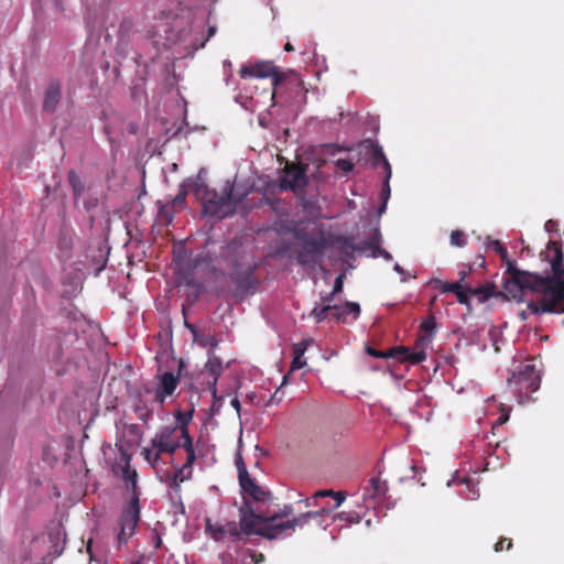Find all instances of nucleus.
<instances>
[{
  "label": "nucleus",
  "instance_id": "obj_25",
  "mask_svg": "<svg viewBox=\"0 0 564 564\" xmlns=\"http://www.w3.org/2000/svg\"><path fill=\"white\" fill-rule=\"evenodd\" d=\"M246 506L250 507L252 505L248 500H245V502L242 503V506L239 509V513H240V521H239V523H237L235 521H229V522H227L225 524V527L227 528V533L234 540H240L242 534H246V535H251L252 534V533L246 532V530L242 527V518H243V513H245L243 508Z\"/></svg>",
  "mask_w": 564,
  "mask_h": 564
},
{
  "label": "nucleus",
  "instance_id": "obj_22",
  "mask_svg": "<svg viewBox=\"0 0 564 564\" xmlns=\"http://www.w3.org/2000/svg\"><path fill=\"white\" fill-rule=\"evenodd\" d=\"M186 451V462L180 467L175 475L174 480L184 482L192 476V467L196 460V454L194 447H183Z\"/></svg>",
  "mask_w": 564,
  "mask_h": 564
},
{
  "label": "nucleus",
  "instance_id": "obj_32",
  "mask_svg": "<svg viewBox=\"0 0 564 564\" xmlns=\"http://www.w3.org/2000/svg\"><path fill=\"white\" fill-rule=\"evenodd\" d=\"M473 288L464 286L460 282H458V289L453 291L456 295L459 304L469 306L470 305V295H473Z\"/></svg>",
  "mask_w": 564,
  "mask_h": 564
},
{
  "label": "nucleus",
  "instance_id": "obj_46",
  "mask_svg": "<svg viewBox=\"0 0 564 564\" xmlns=\"http://www.w3.org/2000/svg\"><path fill=\"white\" fill-rule=\"evenodd\" d=\"M343 288H344V274H339L335 282H334V286H333V294H338L343 291Z\"/></svg>",
  "mask_w": 564,
  "mask_h": 564
},
{
  "label": "nucleus",
  "instance_id": "obj_35",
  "mask_svg": "<svg viewBox=\"0 0 564 564\" xmlns=\"http://www.w3.org/2000/svg\"><path fill=\"white\" fill-rule=\"evenodd\" d=\"M333 313V305H323L322 307H314L310 315L315 318L316 323H321L328 317V313Z\"/></svg>",
  "mask_w": 564,
  "mask_h": 564
},
{
  "label": "nucleus",
  "instance_id": "obj_24",
  "mask_svg": "<svg viewBox=\"0 0 564 564\" xmlns=\"http://www.w3.org/2000/svg\"><path fill=\"white\" fill-rule=\"evenodd\" d=\"M471 292H473V295L478 297V301L480 303L486 302L490 297L499 296V295H502V294H505L506 297L510 299L506 294L505 291L503 292L498 291L497 285L495 283H486V284L480 285L478 288H473Z\"/></svg>",
  "mask_w": 564,
  "mask_h": 564
},
{
  "label": "nucleus",
  "instance_id": "obj_58",
  "mask_svg": "<svg viewBox=\"0 0 564 564\" xmlns=\"http://www.w3.org/2000/svg\"><path fill=\"white\" fill-rule=\"evenodd\" d=\"M185 326L193 333L195 334V326L193 324H189L188 322L185 321Z\"/></svg>",
  "mask_w": 564,
  "mask_h": 564
},
{
  "label": "nucleus",
  "instance_id": "obj_31",
  "mask_svg": "<svg viewBox=\"0 0 564 564\" xmlns=\"http://www.w3.org/2000/svg\"><path fill=\"white\" fill-rule=\"evenodd\" d=\"M68 183L70 187L73 188L74 196L76 198L80 197L84 193V183L82 182L79 175L74 171L70 170L68 172Z\"/></svg>",
  "mask_w": 564,
  "mask_h": 564
},
{
  "label": "nucleus",
  "instance_id": "obj_17",
  "mask_svg": "<svg viewBox=\"0 0 564 564\" xmlns=\"http://www.w3.org/2000/svg\"><path fill=\"white\" fill-rule=\"evenodd\" d=\"M282 86L280 87V94L284 89H290L295 96H302L305 98L307 89L304 87V82L302 80L300 74L296 72H290L288 74H283Z\"/></svg>",
  "mask_w": 564,
  "mask_h": 564
},
{
  "label": "nucleus",
  "instance_id": "obj_4",
  "mask_svg": "<svg viewBox=\"0 0 564 564\" xmlns=\"http://www.w3.org/2000/svg\"><path fill=\"white\" fill-rule=\"evenodd\" d=\"M194 194L202 200L203 213L219 219L232 216L242 200V197L234 194V183L230 181H226L220 191L212 189L204 183L196 184Z\"/></svg>",
  "mask_w": 564,
  "mask_h": 564
},
{
  "label": "nucleus",
  "instance_id": "obj_3",
  "mask_svg": "<svg viewBox=\"0 0 564 564\" xmlns=\"http://www.w3.org/2000/svg\"><path fill=\"white\" fill-rule=\"evenodd\" d=\"M284 230L292 234L300 249L291 251L290 246L284 245L280 248L279 253L294 258L301 265L316 263L317 259L324 254L326 248L330 246V241L323 230L311 234L306 228L299 227L294 221L288 223L284 226Z\"/></svg>",
  "mask_w": 564,
  "mask_h": 564
},
{
  "label": "nucleus",
  "instance_id": "obj_62",
  "mask_svg": "<svg viewBox=\"0 0 564 564\" xmlns=\"http://www.w3.org/2000/svg\"><path fill=\"white\" fill-rule=\"evenodd\" d=\"M130 564H143V562L141 558H139L137 561L131 562Z\"/></svg>",
  "mask_w": 564,
  "mask_h": 564
},
{
  "label": "nucleus",
  "instance_id": "obj_10",
  "mask_svg": "<svg viewBox=\"0 0 564 564\" xmlns=\"http://www.w3.org/2000/svg\"><path fill=\"white\" fill-rule=\"evenodd\" d=\"M155 405H158V401H154L153 388L144 386L137 391L132 408L141 422L147 424L152 420Z\"/></svg>",
  "mask_w": 564,
  "mask_h": 564
},
{
  "label": "nucleus",
  "instance_id": "obj_6",
  "mask_svg": "<svg viewBox=\"0 0 564 564\" xmlns=\"http://www.w3.org/2000/svg\"><path fill=\"white\" fill-rule=\"evenodd\" d=\"M241 78L258 77L268 78L272 77L273 94L275 98L280 95V87L282 86L283 77L278 67L272 62H260L251 66H242L239 70Z\"/></svg>",
  "mask_w": 564,
  "mask_h": 564
},
{
  "label": "nucleus",
  "instance_id": "obj_9",
  "mask_svg": "<svg viewBox=\"0 0 564 564\" xmlns=\"http://www.w3.org/2000/svg\"><path fill=\"white\" fill-rule=\"evenodd\" d=\"M238 471L239 485L245 495L243 501L248 500L253 507H260L259 505L254 506L253 502L265 503L271 501V492L257 485L243 465L241 467L238 466Z\"/></svg>",
  "mask_w": 564,
  "mask_h": 564
},
{
  "label": "nucleus",
  "instance_id": "obj_27",
  "mask_svg": "<svg viewBox=\"0 0 564 564\" xmlns=\"http://www.w3.org/2000/svg\"><path fill=\"white\" fill-rule=\"evenodd\" d=\"M387 491L386 482H382L379 478L372 477L369 480V486L365 488V495L373 499H381L384 497Z\"/></svg>",
  "mask_w": 564,
  "mask_h": 564
},
{
  "label": "nucleus",
  "instance_id": "obj_39",
  "mask_svg": "<svg viewBox=\"0 0 564 564\" xmlns=\"http://www.w3.org/2000/svg\"><path fill=\"white\" fill-rule=\"evenodd\" d=\"M451 243L455 247H464L466 243L465 234L460 230H453L451 234Z\"/></svg>",
  "mask_w": 564,
  "mask_h": 564
},
{
  "label": "nucleus",
  "instance_id": "obj_50",
  "mask_svg": "<svg viewBox=\"0 0 564 564\" xmlns=\"http://www.w3.org/2000/svg\"><path fill=\"white\" fill-rule=\"evenodd\" d=\"M333 498L336 500L335 508H338L346 499V492L344 491H335Z\"/></svg>",
  "mask_w": 564,
  "mask_h": 564
},
{
  "label": "nucleus",
  "instance_id": "obj_8",
  "mask_svg": "<svg viewBox=\"0 0 564 564\" xmlns=\"http://www.w3.org/2000/svg\"><path fill=\"white\" fill-rule=\"evenodd\" d=\"M140 521L139 494L132 495L128 506L123 509L118 533L119 544H124L134 534Z\"/></svg>",
  "mask_w": 564,
  "mask_h": 564
},
{
  "label": "nucleus",
  "instance_id": "obj_59",
  "mask_svg": "<svg viewBox=\"0 0 564 564\" xmlns=\"http://www.w3.org/2000/svg\"><path fill=\"white\" fill-rule=\"evenodd\" d=\"M382 195H386L387 197L390 195V189L388 191L386 182L383 183Z\"/></svg>",
  "mask_w": 564,
  "mask_h": 564
},
{
  "label": "nucleus",
  "instance_id": "obj_53",
  "mask_svg": "<svg viewBox=\"0 0 564 564\" xmlns=\"http://www.w3.org/2000/svg\"><path fill=\"white\" fill-rule=\"evenodd\" d=\"M230 404L232 405V408L239 413L240 412V401L238 400V398H234L230 402Z\"/></svg>",
  "mask_w": 564,
  "mask_h": 564
},
{
  "label": "nucleus",
  "instance_id": "obj_54",
  "mask_svg": "<svg viewBox=\"0 0 564 564\" xmlns=\"http://www.w3.org/2000/svg\"><path fill=\"white\" fill-rule=\"evenodd\" d=\"M508 420H509V415L502 414L498 417L497 422H498V424H505Z\"/></svg>",
  "mask_w": 564,
  "mask_h": 564
},
{
  "label": "nucleus",
  "instance_id": "obj_45",
  "mask_svg": "<svg viewBox=\"0 0 564 564\" xmlns=\"http://www.w3.org/2000/svg\"><path fill=\"white\" fill-rule=\"evenodd\" d=\"M306 365V361L303 357L293 356V360L291 362V371L299 370Z\"/></svg>",
  "mask_w": 564,
  "mask_h": 564
},
{
  "label": "nucleus",
  "instance_id": "obj_34",
  "mask_svg": "<svg viewBox=\"0 0 564 564\" xmlns=\"http://www.w3.org/2000/svg\"><path fill=\"white\" fill-rule=\"evenodd\" d=\"M133 31H134V23H133L132 19L124 18L119 25L118 34H119L120 40L129 39V36L133 33Z\"/></svg>",
  "mask_w": 564,
  "mask_h": 564
},
{
  "label": "nucleus",
  "instance_id": "obj_12",
  "mask_svg": "<svg viewBox=\"0 0 564 564\" xmlns=\"http://www.w3.org/2000/svg\"><path fill=\"white\" fill-rule=\"evenodd\" d=\"M307 165L288 164L284 167V176L281 180V188L296 192L307 185Z\"/></svg>",
  "mask_w": 564,
  "mask_h": 564
},
{
  "label": "nucleus",
  "instance_id": "obj_30",
  "mask_svg": "<svg viewBox=\"0 0 564 564\" xmlns=\"http://www.w3.org/2000/svg\"><path fill=\"white\" fill-rule=\"evenodd\" d=\"M367 250H370L373 257L378 256V251H380L378 234L373 235L370 239L358 243V252H366Z\"/></svg>",
  "mask_w": 564,
  "mask_h": 564
},
{
  "label": "nucleus",
  "instance_id": "obj_26",
  "mask_svg": "<svg viewBox=\"0 0 564 564\" xmlns=\"http://www.w3.org/2000/svg\"><path fill=\"white\" fill-rule=\"evenodd\" d=\"M330 245L337 246L340 252L347 257H350L355 251H358V243L356 245L354 242L352 237L335 236L330 241Z\"/></svg>",
  "mask_w": 564,
  "mask_h": 564
},
{
  "label": "nucleus",
  "instance_id": "obj_42",
  "mask_svg": "<svg viewBox=\"0 0 564 564\" xmlns=\"http://www.w3.org/2000/svg\"><path fill=\"white\" fill-rule=\"evenodd\" d=\"M421 329L423 332H425L426 334H432L436 327V323H435V319L433 316H430L427 318H425L422 323H421Z\"/></svg>",
  "mask_w": 564,
  "mask_h": 564
},
{
  "label": "nucleus",
  "instance_id": "obj_18",
  "mask_svg": "<svg viewBox=\"0 0 564 564\" xmlns=\"http://www.w3.org/2000/svg\"><path fill=\"white\" fill-rule=\"evenodd\" d=\"M176 423L173 425L178 427L183 435V447H194L193 438L188 432V425L193 419V410L191 411H181L176 410L175 412Z\"/></svg>",
  "mask_w": 564,
  "mask_h": 564
},
{
  "label": "nucleus",
  "instance_id": "obj_16",
  "mask_svg": "<svg viewBox=\"0 0 564 564\" xmlns=\"http://www.w3.org/2000/svg\"><path fill=\"white\" fill-rule=\"evenodd\" d=\"M61 97L62 87L59 82H50L44 93L43 111L53 113L61 101Z\"/></svg>",
  "mask_w": 564,
  "mask_h": 564
},
{
  "label": "nucleus",
  "instance_id": "obj_40",
  "mask_svg": "<svg viewBox=\"0 0 564 564\" xmlns=\"http://www.w3.org/2000/svg\"><path fill=\"white\" fill-rule=\"evenodd\" d=\"M335 166L343 171L345 174L351 172L354 170V163L347 159H338L335 161Z\"/></svg>",
  "mask_w": 564,
  "mask_h": 564
},
{
  "label": "nucleus",
  "instance_id": "obj_23",
  "mask_svg": "<svg viewBox=\"0 0 564 564\" xmlns=\"http://www.w3.org/2000/svg\"><path fill=\"white\" fill-rule=\"evenodd\" d=\"M205 370L213 377V381L209 383V389H210L214 398H216V393H217L216 384H217L218 378L223 373L221 360L215 356L209 357L205 365Z\"/></svg>",
  "mask_w": 564,
  "mask_h": 564
},
{
  "label": "nucleus",
  "instance_id": "obj_21",
  "mask_svg": "<svg viewBox=\"0 0 564 564\" xmlns=\"http://www.w3.org/2000/svg\"><path fill=\"white\" fill-rule=\"evenodd\" d=\"M352 315L357 319L360 314V305L356 302H346L344 305H333L332 318L335 321L346 322L348 315Z\"/></svg>",
  "mask_w": 564,
  "mask_h": 564
},
{
  "label": "nucleus",
  "instance_id": "obj_37",
  "mask_svg": "<svg viewBox=\"0 0 564 564\" xmlns=\"http://www.w3.org/2000/svg\"><path fill=\"white\" fill-rule=\"evenodd\" d=\"M335 519L338 521L347 522L349 524L359 523L361 521L360 516L352 511V512H339L335 516Z\"/></svg>",
  "mask_w": 564,
  "mask_h": 564
},
{
  "label": "nucleus",
  "instance_id": "obj_63",
  "mask_svg": "<svg viewBox=\"0 0 564 564\" xmlns=\"http://www.w3.org/2000/svg\"><path fill=\"white\" fill-rule=\"evenodd\" d=\"M304 503H305L306 507H310L311 506V499H305Z\"/></svg>",
  "mask_w": 564,
  "mask_h": 564
},
{
  "label": "nucleus",
  "instance_id": "obj_52",
  "mask_svg": "<svg viewBox=\"0 0 564 564\" xmlns=\"http://www.w3.org/2000/svg\"><path fill=\"white\" fill-rule=\"evenodd\" d=\"M335 295L336 294H333V292H330L329 294L322 296L323 305H326V304L332 305V302L334 301Z\"/></svg>",
  "mask_w": 564,
  "mask_h": 564
},
{
  "label": "nucleus",
  "instance_id": "obj_48",
  "mask_svg": "<svg viewBox=\"0 0 564 564\" xmlns=\"http://www.w3.org/2000/svg\"><path fill=\"white\" fill-rule=\"evenodd\" d=\"M334 495H335V491L333 489H325V490L316 491L313 495L312 499L316 500L317 498L333 497Z\"/></svg>",
  "mask_w": 564,
  "mask_h": 564
},
{
  "label": "nucleus",
  "instance_id": "obj_7",
  "mask_svg": "<svg viewBox=\"0 0 564 564\" xmlns=\"http://www.w3.org/2000/svg\"><path fill=\"white\" fill-rule=\"evenodd\" d=\"M151 446L153 449L173 455L178 448L183 447L182 432L178 427L172 425L162 426L151 440Z\"/></svg>",
  "mask_w": 564,
  "mask_h": 564
},
{
  "label": "nucleus",
  "instance_id": "obj_41",
  "mask_svg": "<svg viewBox=\"0 0 564 564\" xmlns=\"http://www.w3.org/2000/svg\"><path fill=\"white\" fill-rule=\"evenodd\" d=\"M367 352L376 358H393V348H390L387 351H379L375 348L368 347Z\"/></svg>",
  "mask_w": 564,
  "mask_h": 564
},
{
  "label": "nucleus",
  "instance_id": "obj_14",
  "mask_svg": "<svg viewBox=\"0 0 564 564\" xmlns=\"http://www.w3.org/2000/svg\"><path fill=\"white\" fill-rule=\"evenodd\" d=\"M431 341L430 336H422L416 343L415 347L419 349L411 350L410 348L399 346L393 347V358L401 362H410L411 365H417L426 358V354L423 349V345Z\"/></svg>",
  "mask_w": 564,
  "mask_h": 564
},
{
  "label": "nucleus",
  "instance_id": "obj_15",
  "mask_svg": "<svg viewBox=\"0 0 564 564\" xmlns=\"http://www.w3.org/2000/svg\"><path fill=\"white\" fill-rule=\"evenodd\" d=\"M253 272L254 267L248 265L246 268H241L236 263L230 273V279L239 291L250 292L256 286Z\"/></svg>",
  "mask_w": 564,
  "mask_h": 564
},
{
  "label": "nucleus",
  "instance_id": "obj_38",
  "mask_svg": "<svg viewBox=\"0 0 564 564\" xmlns=\"http://www.w3.org/2000/svg\"><path fill=\"white\" fill-rule=\"evenodd\" d=\"M312 341V339H303L302 341L294 344L293 356L303 357Z\"/></svg>",
  "mask_w": 564,
  "mask_h": 564
},
{
  "label": "nucleus",
  "instance_id": "obj_33",
  "mask_svg": "<svg viewBox=\"0 0 564 564\" xmlns=\"http://www.w3.org/2000/svg\"><path fill=\"white\" fill-rule=\"evenodd\" d=\"M429 284L436 290H440L442 293H453V291H456L458 289V282H447L443 281L441 279H432Z\"/></svg>",
  "mask_w": 564,
  "mask_h": 564
},
{
  "label": "nucleus",
  "instance_id": "obj_11",
  "mask_svg": "<svg viewBox=\"0 0 564 564\" xmlns=\"http://www.w3.org/2000/svg\"><path fill=\"white\" fill-rule=\"evenodd\" d=\"M210 262V257L203 253L197 254L195 258H187L181 254L175 257L177 273L187 284H192L194 274L202 264L209 265Z\"/></svg>",
  "mask_w": 564,
  "mask_h": 564
},
{
  "label": "nucleus",
  "instance_id": "obj_19",
  "mask_svg": "<svg viewBox=\"0 0 564 564\" xmlns=\"http://www.w3.org/2000/svg\"><path fill=\"white\" fill-rule=\"evenodd\" d=\"M371 162L372 166L377 167L379 165L383 166L384 174H386V185L389 188V181L392 176V170L389 161L387 160L382 148L378 143H371Z\"/></svg>",
  "mask_w": 564,
  "mask_h": 564
},
{
  "label": "nucleus",
  "instance_id": "obj_44",
  "mask_svg": "<svg viewBox=\"0 0 564 564\" xmlns=\"http://www.w3.org/2000/svg\"><path fill=\"white\" fill-rule=\"evenodd\" d=\"M512 547V541L508 538H500L499 541L495 544V551L501 552L503 550H510Z\"/></svg>",
  "mask_w": 564,
  "mask_h": 564
},
{
  "label": "nucleus",
  "instance_id": "obj_5",
  "mask_svg": "<svg viewBox=\"0 0 564 564\" xmlns=\"http://www.w3.org/2000/svg\"><path fill=\"white\" fill-rule=\"evenodd\" d=\"M540 383V373L531 362L520 366L507 381L508 388L518 397L520 403L529 400L539 390Z\"/></svg>",
  "mask_w": 564,
  "mask_h": 564
},
{
  "label": "nucleus",
  "instance_id": "obj_20",
  "mask_svg": "<svg viewBox=\"0 0 564 564\" xmlns=\"http://www.w3.org/2000/svg\"><path fill=\"white\" fill-rule=\"evenodd\" d=\"M121 460L123 462V465L121 466L122 479L126 481L127 487L131 489L132 495L139 494L138 474L137 470L131 469L130 455L122 453Z\"/></svg>",
  "mask_w": 564,
  "mask_h": 564
},
{
  "label": "nucleus",
  "instance_id": "obj_61",
  "mask_svg": "<svg viewBox=\"0 0 564 564\" xmlns=\"http://www.w3.org/2000/svg\"><path fill=\"white\" fill-rule=\"evenodd\" d=\"M459 275H460V279H459V281H458V282H460V283H462V281H464V280H465V278L467 276V272H465V271H460V272H459Z\"/></svg>",
  "mask_w": 564,
  "mask_h": 564
},
{
  "label": "nucleus",
  "instance_id": "obj_55",
  "mask_svg": "<svg viewBox=\"0 0 564 564\" xmlns=\"http://www.w3.org/2000/svg\"><path fill=\"white\" fill-rule=\"evenodd\" d=\"M284 51H285V52H293V51H294V47H293V45H292L291 43H289V42H288V43L284 45Z\"/></svg>",
  "mask_w": 564,
  "mask_h": 564
},
{
  "label": "nucleus",
  "instance_id": "obj_36",
  "mask_svg": "<svg viewBox=\"0 0 564 564\" xmlns=\"http://www.w3.org/2000/svg\"><path fill=\"white\" fill-rule=\"evenodd\" d=\"M164 454L163 452H159V449H153V447L151 446V448H143L142 451V455L144 456V459L151 464L152 467H155L160 459H161V455Z\"/></svg>",
  "mask_w": 564,
  "mask_h": 564
},
{
  "label": "nucleus",
  "instance_id": "obj_1",
  "mask_svg": "<svg viewBox=\"0 0 564 564\" xmlns=\"http://www.w3.org/2000/svg\"><path fill=\"white\" fill-rule=\"evenodd\" d=\"M491 247L506 264L502 288L510 300L522 302L525 293L530 292L539 295V301L528 303L527 307L532 314L564 313V257L560 241L551 240L544 251L552 272L547 275L519 269L516 261L509 259L508 250L500 241H492Z\"/></svg>",
  "mask_w": 564,
  "mask_h": 564
},
{
  "label": "nucleus",
  "instance_id": "obj_2",
  "mask_svg": "<svg viewBox=\"0 0 564 564\" xmlns=\"http://www.w3.org/2000/svg\"><path fill=\"white\" fill-rule=\"evenodd\" d=\"M242 527L248 533H256L269 540L284 539L292 535L296 528L303 529L312 520H315L318 525L322 524L321 518L329 513V510L322 508L316 511H307L301 513L293 519L283 521L284 518L293 513L291 505L278 511L263 510L261 507L246 506L243 508Z\"/></svg>",
  "mask_w": 564,
  "mask_h": 564
},
{
  "label": "nucleus",
  "instance_id": "obj_51",
  "mask_svg": "<svg viewBox=\"0 0 564 564\" xmlns=\"http://www.w3.org/2000/svg\"><path fill=\"white\" fill-rule=\"evenodd\" d=\"M127 429L130 435H133L135 437L140 436V427L138 424H130L128 425Z\"/></svg>",
  "mask_w": 564,
  "mask_h": 564
},
{
  "label": "nucleus",
  "instance_id": "obj_47",
  "mask_svg": "<svg viewBox=\"0 0 564 564\" xmlns=\"http://www.w3.org/2000/svg\"><path fill=\"white\" fill-rule=\"evenodd\" d=\"M250 563L260 564L264 561V555L257 551H249Z\"/></svg>",
  "mask_w": 564,
  "mask_h": 564
},
{
  "label": "nucleus",
  "instance_id": "obj_57",
  "mask_svg": "<svg viewBox=\"0 0 564 564\" xmlns=\"http://www.w3.org/2000/svg\"><path fill=\"white\" fill-rule=\"evenodd\" d=\"M208 344L212 345V346H216L217 345V339L214 336H210L208 338Z\"/></svg>",
  "mask_w": 564,
  "mask_h": 564
},
{
  "label": "nucleus",
  "instance_id": "obj_49",
  "mask_svg": "<svg viewBox=\"0 0 564 564\" xmlns=\"http://www.w3.org/2000/svg\"><path fill=\"white\" fill-rule=\"evenodd\" d=\"M544 228L547 232H556L558 230V223L556 220L549 219L545 223Z\"/></svg>",
  "mask_w": 564,
  "mask_h": 564
},
{
  "label": "nucleus",
  "instance_id": "obj_64",
  "mask_svg": "<svg viewBox=\"0 0 564 564\" xmlns=\"http://www.w3.org/2000/svg\"><path fill=\"white\" fill-rule=\"evenodd\" d=\"M521 318H522L523 321H524V319H527V314H525V312H524V311L521 313Z\"/></svg>",
  "mask_w": 564,
  "mask_h": 564
},
{
  "label": "nucleus",
  "instance_id": "obj_13",
  "mask_svg": "<svg viewBox=\"0 0 564 564\" xmlns=\"http://www.w3.org/2000/svg\"><path fill=\"white\" fill-rule=\"evenodd\" d=\"M156 378L159 379V383L156 388H153L154 401H158V405L162 406L166 398L173 395L175 392L180 383V377L172 371H165L158 375Z\"/></svg>",
  "mask_w": 564,
  "mask_h": 564
},
{
  "label": "nucleus",
  "instance_id": "obj_43",
  "mask_svg": "<svg viewBox=\"0 0 564 564\" xmlns=\"http://www.w3.org/2000/svg\"><path fill=\"white\" fill-rule=\"evenodd\" d=\"M186 195H187V192L182 188L178 194L172 199V200H169L170 204H173V207H182L185 205L186 203Z\"/></svg>",
  "mask_w": 564,
  "mask_h": 564
},
{
  "label": "nucleus",
  "instance_id": "obj_29",
  "mask_svg": "<svg viewBox=\"0 0 564 564\" xmlns=\"http://www.w3.org/2000/svg\"><path fill=\"white\" fill-rule=\"evenodd\" d=\"M158 218L161 223L164 225H170L173 221L175 208L173 207V204H170L169 202L162 204L160 203Z\"/></svg>",
  "mask_w": 564,
  "mask_h": 564
},
{
  "label": "nucleus",
  "instance_id": "obj_56",
  "mask_svg": "<svg viewBox=\"0 0 564 564\" xmlns=\"http://www.w3.org/2000/svg\"><path fill=\"white\" fill-rule=\"evenodd\" d=\"M378 254L383 256L387 259L391 258L390 253L387 252L386 250H382L381 248L380 251H378Z\"/></svg>",
  "mask_w": 564,
  "mask_h": 564
},
{
  "label": "nucleus",
  "instance_id": "obj_28",
  "mask_svg": "<svg viewBox=\"0 0 564 564\" xmlns=\"http://www.w3.org/2000/svg\"><path fill=\"white\" fill-rule=\"evenodd\" d=\"M205 530L210 535V538L217 542L224 540L225 535L227 534V528L225 524L217 522L213 523L209 519H206Z\"/></svg>",
  "mask_w": 564,
  "mask_h": 564
},
{
  "label": "nucleus",
  "instance_id": "obj_60",
  "mask_svg": "<svg viewBox=\"0 0 564 564\" xmlns=\"http://www.w3.org/2000/svg\"><path fill=\"white\" fill-rule=\"evenodd\" d=\"M394 270H395L398 273H404L403 268H402L400 264H398V263L394 265Z\"/></svg>",
  "mask_w": 564,
  "mask_h": 564
}]
</instances>
